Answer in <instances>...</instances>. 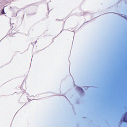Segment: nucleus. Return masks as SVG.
Listing matches in <instances>:
<instances>
[{"instance_id": "f257e3e1", "label": "nucleus", "mask_w": 127, "mask_h": 127, "mask_svg": "<svg viewBox=\"0 0 127 127\" xmlns=\"http://www.w3.org/2000/svg\"><path fill=\"white\" fill-rule=\"evenodd\" d=\"M127 116V112L126 113H125V117L124 118V122H125V123H127V118L126 117Z\"/></svg>"}, {"instance_id": "f03ea898", "label": "nucleus", "mask_w": 127, "mask_h": 127, "mask_svg": "<svg viewBox=\"0 0 127 127\" xmlns=\"http://www.w3.org/2000/svg\"><path fill=\"white\" fill-rule=\"evenodd\" d=\"M2 14H5V12H4V9H2V11L1 12Z\"/></svg>"}, {"instance_id": "7ed1b4c3", "label": "nucleus", "mask_w": 127, "mask_h": 127, "mask_svg": "<svg viewBox=\"0 0 127 127\" xmlns=\"http://www.w3.org/2000/svg\"><path fill=\"white\" fill-rule=\"evenodd\" d=\"M11 33L12 34H15V32H14V30H12Z\"/></svg>"}, {"instance_id": "20e7f679", "label": "nucleus", "mask_w": 127, "mask_h": 127, "mask_svg": "<svg viewBox=\"0 0 127 127\" xmlns=\"http://www.w3.org/2000/svg\"><path fill=\"white\" fill-rule=\"evenodd\" d=\"M80 89H81V91H83V89H82V88H80Z\"/></svg>"}]
</instances>
